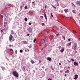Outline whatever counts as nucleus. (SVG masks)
Instances as JSON below:
<instances>
[{
    "label": "nucleus",
    "instance_id": "nucleus-1",
    "mask_svg": "<svg viewBox=\"0 0 80 80\" xmlns=\"http://www.w3.org/2000/svg\"><path fill=\"white\" fill-rule=\"evenodd\" d=\"M12 74L14 77H18V73H17L16 71H13L12 72Z\"/></svg>",
    "mask_w": 80,
    "mask_h": 80
},
{
    "label": "nucleus",
    "instance_id": "nucleus-2",
    "mask_svg": "<svg viewBox=\"0 0 80 80\" xmlns=\"http://www.w3.org/2000/svg\"><path fill=\"white\" fill-rule=\"evenodd\" d=\"M13 38V36L12 34H11L9 37V40L10 41H11L12 40Z\"/></svg>",
    "mask_w": 80,
    "mask_h": 80
},
{
    "label": "nucleus",
    "instance_id": "nucleus-3",
    "mask_svg": "<svg viewBox=\"0 0 80 80\" xmlns=\"http://www.w3.org/2000/svg\"><path fill=\"white\" fill-rule=\"evenodd\" d=\"M76 4L77 5L80 6V1H77L76 2Z\"/></svg>",
    "mask_w": 80,
    "mask_h": 80
},
{
    "label": "nucleus",
    "instance_id": "nucleus-4",
    "mask_svg": "<svg viewBox=\"0 0 80 80\" xmlns=\"http://www.w3.org/2000/svg\"><path fill=\"white\" fill-rule=\"evenodd\" d=\"M28 31L29 32H32V28H31V27H29L28 29Z\"/></svg>",
    "mask_w": 80,
    "mask_h": 80
},
{
    "label": "nucleus",
    "instance_id": "nucleus-5",
    "mask_svg": "<svg viewBox=\"0 0 80 80\" xmlns=\"http://www.w3.org/2000/svg\"><path fill=\"white\" fill-rule=\"evenodd\" d=\"M74 65L75 66H78V63L76 62H74Z\"/></svg>",
    "mask_w": 80,
    "mask_h": 80
},
{
    "label": "nucleus",
    "instance_id": "nucleus-6",
    "mask_svg": "<svg viewBox=\"0 0 80 80\" xmlns=\"http://www.w3.org/2000/svg\"><path fill=\"white\" fill-rule=\"evenodd\" d=\"M75 78H74V80H77L78 78V76L77 74H76L75 75Z\"/></svg>",
    "mask_w": 80,
    "mask_h": 80
},
{
    "label": "nucleus",
    "instance_id": "nucleus-7",
    "mask_svg": "<svg viewBox=\"0 0 80 80\" xmlns=\"http://www.w3.org/2000/svg\"><path fill=\"white\" fill-rule=\"evenodd\" d=\"M77 43H74V50H76V49H77Z\"/></svg>",
    "mask_w": 80,
    "mask_h": 80
},
{
    "label": "nucleus",
    "instance_id": "nucleus-8",
    "mask_svg": "<svg viewBox=\"0 0 80 80\" xmlns=\"http://www.w3.org/2000/svg\"><path fill=\"white\" fill-rule=\"evenodd\" d=\"M23 42L24 44H28V42L26 41H23Z\"/></svg>",
    "mask_w": 80,
    "mask_h": 80
},
{
    "label": "nucleus",
    "instance_id": "nucleus-9",
    "mask_svg": "<svg viewBox=\"0 0 80 80\" xmlns=\"http://www.w3.org/2000/svg\"><path fill=\"white\" fill-rule=\"evenodd\" d=\"M47 60H49V61H51V60H52V58H47Z\"/></svg>",
    "mask_w": 80,
    "mask_h": 80
},
{
    "label": "nucleus",
    "instance_id": "nucleus-10",
    "mask_svg": "<svg viewBox=\"0 0 80 80\" xmlns=\"http://www.w3.org/2000/svg\"><path fill=\"white\" fill-rule=\"evenodd\" d=\"M72 43V42H69V43H68L67 44V46H68V47H69L70 46H71V44Z\"/></svg>",
    "mask_w": 80,
    "mask_h": 80
},
{
    "label": "nucleus",
    "instance_id": "nucleus-11",
    "mask_svg": "<svg viewBox=\"0 0 80 80\" xmlns=\"http://www.w3.org/2000/svg\"><path fill=\"white\" fill-rule=\"evenodd\" d=\"M44 15L46 20H47V15H46V14L44 13Z\"/></svg>",
    "mask_w": 80,
    "mask_h": 80
},
{
    "label": "nucleus",
    "instance_id": "nucleus-12",
    "mask_svg": "<svg viewBox=\"0 0 80 80\" xmlns=\"http://www.w3.org/2000/svg\"><path fill=\"white\" fill-rule=\"evenodd\" d=\"M68 9H64V12L65 13H67L68 12Z\"/></svg>",
    "mask_w": 80,
    "mask_h": 80
},
{
    "label": "nucleus",
    "instance_id": "nucleus-13",
    "mask_svg": "<svg viewBox=\"0 0 80 80\" xmlns=\"http://www.w3.org/2000/svg\"><path fill=\"white\" fill-rule=\"evenodd\" d=\"M41 43H45V41L44 40V39H42L41 40Z\"/></svg>",
    "mask_w": 80,
    "mask_h": 80
},
{
    "label": "nucleus",
    "instance_id": "nucleus-14",
    "mask_svg": "<svg viewBox=\"0 0 80 80\" xmlns=\"http://www.w3.org/2000/svg\"><path fill=\"white\" fill-rule=\"evenodd\" d=\"M64 50H65L64 49V48H63L61 50V52H63L64 51Z\"/></svg>",
    "mask_w": 80,
    "mask_h": 80
},
{
    "label": "nucleus",
    "instance_id": "nucleus-15",
    "mask_svg": "<svg viewBox=\"0 0 80 80\" xmlns=\"http://www.w3.org/2000/svg\"><path fill=\"white\" fill-rule=\"evenodd\" d=\"M31 62L32 63V64H33V63H35V62H34L33 60H31Z\"/></svg>",
    "mask_w": 80,
    "mask_h": 80
},
{
    "label": "nucleus",
    "instance_id": "nucleus-16",
    "mask_svg": "<svg viewBox=\"0 0 80 80\" xmlns=\"http://www.w3.org/2000/svg\"><path fill=\"white\" fill-rule=\"evenodd\" d=\"M24 20L25 22H27V20H28V19L27 18H25L24 19Z\"/></svg>",
    "mask_w": 80,
    "mask_h": 80
},
{
    "label": "nucleus",
    "instance_id": "nucleus-17",
    "mask_svg": "<svg viewBox=\"0 0 80 80\" xmlns=\"http://www.w3.org/2000/svg\"><path fill=\"white\" fill-rule=\"evenodd\" d=\"M62 18H66V17L65 16H62Z\"/></svg>",
    "mask_w": 80,
    "mask_h": 80
},
{
    "label": "nucleus",
    "instance_id": "nucleus-18",
    "mask_svg": "<svg viewBox=\"0 0 80 80\" xmlns=\"http://www.w3.org/2000/svg\"><path fill=\"white\" fill-rule=\"evenodd\" d=\"M11 33L12 34H13L14 33V32H13V31H11Z\"/></svg>",
    "mask_w": 80,
    "mask_h": 80
},
{
    "label": "nucleus",
    "instance_id": "nucleus-19",
    "mask_svg": "<svg viewBox=\"0 0 80 80\" xmlns=\"http://www.w3.org/2000/svg\"><path fill=\"white\" fill-rule=\"evenodd\" d=\"M28 47L29 48H30L31 47H32V45H31V44H30L29 46H28Z\"/></svg>",
    "mask_w": 80,
    "mask_h": 80
},
{
    "label": "nucleus",
    "instance_id": "nucleus-20",
    "mask_svg": "<svg viewBox=\"0 0 80 80\" xmlns=\"http://www.w3.org/2000/svg\"><path fill=\"white\" fill-rule=\"evenodd\" d=\"M20 53H22V52H23V50H22V49L20 50Z\"/></svg>",
    "mask_w": 80,
    "mask_h": 80
},
{
    "label": "nucleus",
    "instance_id": "nucleus-21",
    "mask_svg": "<svg viewBox=\"0 0 80 80\" xmlns=\"http://www.w3.org/2000/svg\"><path fill=\"white\" fill-rule=\"evenodd\" d=\"M5 67H3L2 68V70H5Z\"/></svg>",
    "mask_w": 80,
    "mask_h": 80
},
{
    "label": "nucleus",
    "instance_id": "nucleus-22",
    "mask_svg": "<svg viewBox=\"0 0 80 80\" xmlns=\"http://www.w3.org/2000/svg\"><path fill=\"white\" fill-rule=\"evenodd\" d=\"M72 12H73V13H76L75 11L74 10H72Z\"/></svg>",
    "mask_w": 80,
    "mask_h": 80
},
{
    "label": "nucleus",
    "instance_id": "nucleus-23",
    "mask_svg": "<svg viewBox=\"0 0 80 80\" xmlns=\"http://www.w3.org/2000/svg\"><path fill=\"white\" fill-rule=\"evenodd\" d=\"M55 1L57 2V3H58V2H59V1L58 0H55Z\"/></svg>",
    "mask_w": 80,
    "mask_h": 80
},
{
    "label": "nucleus",
    "instance_id": "nucleus-24",
    "mask_svg": "<svg viewBox=\"0 0 80 80\" xmlns=\"http://www.w3.org/2000/svg\"><path fill=\"white\" fill-rule=\"evenodd\" d=\"M4 15L5 17H6V15H7V13L5 12L4 13Z\"/></svg>",
    "mask_w": 80,
    "mask_h": 80
},
{
    "label": "nucleus",
    "instance_id": "nucleus-25",
    "mask_svg": "<svg viewBox=\"0 0 80 80\" xmlns=\"http://www.w3.org/2000/svg\"><path fill=\"white\" fill-rule=\"evenodd\" d=\"M62 38H63L64 39V40H65V36H62Z\"/></svg>",
    "mask_w": 80,
    "mask_h": 80
},
{
    "label": "nucleus",
    "instance_id": "nucleus-26",
    "mask_svg": "<svg viewBox=\"0 0 80 80\" xmlns=\"http://www.w3.org/2000/svg\"><path fill=\"white\" fill-rule=\"evenodd\" d=\"M34 42H36V38H35L33 40Z\"/></svg>",
    "mask_w": 80,
    "mask_h": 80
},
{
    "label": "nucleus",
    "instance_id": "nucleus-27",
    "mask_svg": "<svg viewBox=\"0 0 80 80\" xmlns=\"http://www.w3.org/2000/svg\"><path fill=\"white\" fill-rule=\"evenodd\" d=\"M71 61H72V62H74V59H71Z\"/></svg>",
    "mask_w": 80,
    "mask_h": 80
},
{
    "label": "nucleus",
    "instance_id": "nucleus-28",
    "mask_svg": "<svg viewBox=\"0 0 80 80\" xmlns=\"http://www.w3.org/2000/svg\"><path fill=\"white\" fill-rule=\"evenodd\" d=\"M24 8H25V9H27V6H25Z\"/></svg>",
    "mask_w": 80,
    "mask_h": 80
},
{
    "label": "nucleus",
    "instance_id": "nucleus-29",
    "mask_svg": "<svg viewBox=\"0 0 80 80\" xmlns=\"http://www.w3.org/2000/svg\"><path fill=\"white\" fill-rule=\"evenodd\" d=\"M15 52L16 54H17V51L16 50V51H15Z\"/></svg>",
    "mask_w": 80,
    "mask_h": 80
},
{
    "label": "nucleus",
    "instance_id": "nucleus-30",
    "mask_svg": "<svg viewBox=\"0 0 80 80\" xmlns=\"http://www.w3.org/2000/svg\"><path fill=\"white\" fill-rule=\"evenodd\" d=\"M73 32L74 33H77V32H76V31H75V30H73Z\"/></svg>",
    "mask_w": 80,
    "mask_h": 80
},
{
    "label": "nucleus",
    "instance_id": "nucleus-31",
    "mask_svg": "<svg viewBox=\"0 0 80 80\" xmlns=\"http://www.w3.org/2000/svg\"><path fill=\"white\" fill-rule=\"evenodd\" d=\"M52 13H51V17H53V16L52 15Z\"/></svg>",
    "mask_w": 80,
    "mask_h": 80
},
{
    "label": "nucleus",
    "instance_id": "nucleus-32",
    "mask_svg": "<svg viewBox=\"0 0 80 80\" xmlns=\"http://www.w3.org/2000/svg\"><path fill=\"white\" fill-rule=\"evenodd\" d=\"M67 70V73H69V71L68 70Z\"/></svg>",
    "mask_w": 80,
    "mask_h": 80
},
{
    "label": "nucleus",
    "instance_id": "nucleus-33",
    "mask_svg": "<svg viewBox=\"0 0 80 80\" xmlns=\"http://www.w3.org/2000/svg\"><path fill=\"white\" fill-rule=\"evenodd\" d=\"M60 34H59V33H58L57 34H56V35L57 36H58V35H59Z\"/></svg>",
    "mask_w": 80,
    "mask_h": 80
},
{
    "label": "nucleus",
    "instance_id": "nucleus-34",
    "mask_svg": "<svg viewBox=\"0 0 80 80\" xmlns=\"http://www.w3.org/2000/svg\"><path fill=\"white\" fill-rule=\"evenodd\" d=\"M58 3H57V6H59V4H58Z\"/></svg>",
    "mask_w": 80,
    "mask_h": 80
},
{
    "label": "nucleus",
    "instance_id": "nucleus-35",
    "mask_svg": "<svg viewBox=\"0 0 80 80\" xmlns=\"http://www.w3.org/2000/svg\"><path fill=\"white\" fill-rule=\"evenodd\" d=\"M58 48H59V49H60V48H61V46H60L58 47Z\"/></svg>",
    "mask_w": 80,
    "mask_h": 80
},
{
    "label": "nucleus",
    "instance_id": "nucleus-36",
    "mask_svg": "<svg viewBox=\"0 0 80 80\" xmlns=\"http://www.w3.org/2000/svg\"><path fill=\"white\" fill-rule=\"evenodd\" d=\"M32 23H31V22H29V25H31Z\"/></svg>",
    "mask_w": 80,
    "mask_h": 80
},
{
    "label": "nucleus",
    "instance_id": "nucleus-37",
    "mask_svg": "<svg viewBox=\"0 0 80 80\" xmlns=\"http://www.w3.org/2000/svg\"><path fill=\"white\" fill-rule=\"evenodd\" d=\"M12 45H11V44H10V45H9V47H12Z\"/></svg>",
    "mask_w": 80,
    "mask_h": 80
},
{
    "label": "nucleus",
    "instance_id": "nucleus-38",
    "mask_svg": "<svg viewBox=\"0 0 80 80\" xmlns=\"http://www.w3.org/2000/svg\"><path fill=\"white\" fill-rule=\"evenodd\" d=\"M60 72L61 73H62V72H63V71H62V70H61L60 71Z\"/></svg>",
    "mask_w": 80,
    "mask_h": 80
},
{
    "label": "nucleus",
    "instance_id": "nucleus-39",
    "mask_svg": "<svg viewBox=\"0 0 80 80\" xmlns=\"http://www.w3.org/2000/svg\"><path fill=\"white\" fill-rule=\"evenodd\" d=\"M45 25V23H42V25Z\"/></svg>",
    "mask_w": 80,
    "mask_h": 80
},
{
    "label": "nucleus",
    "instance_id": "nucleus-40",
    "mask_svg": "<svg viewBox=\"0 0 80 80\" xmlns=\"http://www.w3.org/2000/svg\"><path fill=\"white\" fill-rule=\"evenodd\" d=\"M30 36V34H27V36Z\"/></svg>",
    "mask_w": 80,
    "mask_h": 80
},
{
    "label": "nucleus",
    "instance_id": "nucleus-41",
    "mask_svg": "<svg viewBox=\"0 0 80 80\" xmlns=\"http://www.w3.org/2000/svg\"><path fill=\"white\" fill-rule=\"evenodd\" d=\"M52 7L53 8H54V7H55L53 6V5H52Z\"/></svg>",
    "mask_w": 80,
    "mask_h": 80
},
{
    "label": "nucleus",
    "instance_id": "nucleus-42",
    "mask_svg": "<svg viewBox=\"0 0 80 80\" xmlns=\"http://www.w3.org/2000/svg\"><path fill=\"white\" fill-rule=\"evenodd\" d=\"M10 51H13V49H10Z\"/></svg>",
    "mask_w": 80,
    "mask_h": 80
},
{
    "label": "nucleus",
    "instance_id": "nucleus-43",
    "mask_svg": "<svg viewBox=\"0 0 80 80\" xmlns=\"http://www.w3.org/2000/svg\"><path fill=\"white\" fill-rule=\"evenodd\" d=\"M20 8L21 9H22V6H21L20 7Z\"/></svg>",
    "mask_w": 80,
    "mask_h": 80
},
{
    "label": "nucleus",
    "instance_id": "nucleus-44",
    "mask_svg": "<svg viewBox=\"0 0 80 80\" xmlns=\"http://www.w3.org/2000/svg\"><path fill=\"white\" fill-rule=\"evenodd\" d=\"M1 32H3V30H1Z\"/></svg>",
    "mask_w": 80,
    "mask_h": 80
},
{
    "label": "nucleus",
    "instance_id": "nucleus-45",
    "mask_svg": "<svg viewBox=\"0 0 80 80\" xmlns=\"http://www.w3.org/2000/svg\"><path fill=\"white\" fill-rule=\"evenodd\" d=\"M45 8L46 9H47V5H46V6L45 7Z\"/></svg>",
    "mask_w": 80,
    "mask_h": 80
},
{
    "label": "nucleus",
    "instance_id": "nucleus-46",
    "mask_svg": "<svg viewBox=\"0 0 80 80\" xmlns=\"http://www.w3.org/2000/svg\"><path fill=\"white\" fill-rule=\"evenodd\" d=\"M50 36H51V37H53V35H51Z\"/></svg>",
    "mask_w": 80,
    "mask_h": 80
},
{
    "label": "nucleus",
    "instance_id": "nucleus-47",
    "mask_svg": "<svg viewBox=\"0 0 80 80\" xmlns=\"http://www.w3.org/2000/svg\"><path fill=\"white\" fill-rule=\"evenodd\" d=\"M48 80H52V79H51L50 78H49Z\"/></svg>",
    "mask_w": 80,
    "mask_h": 80
},
{
    "label": "nucleus",
    "instance_id": "nucleus-48",
    "mask_svg": "<svg viewBox=\"0 0 80 80\" xmlns=\"http://www.w3.org/2000/svg\"><path fill=\"white\" fill-rule=\"evenodd\" d=\"M0 16H1V17H2V18H3V16H2V15L1 14H0Z\"/></svg>",
    "mask_w": 80,
    "mask_h": 80
},
{
    "label": "nucleus",
    "instance_id": "nucleus-49",
    "mask_svg": "<svg viewBox=\"0 0 80 80\" xmlns=\"http://www.w3.org/2000/svg\"><path fill=\"white\" fill-rule=\"evenodd\" d=\"M40 18H43V16H40Z\"/></svg>",
    "mask_w": 80,
    "mask_h": 80
},
{
    "label": "nucleus",
    "instance_id": "nucleus-50",
    "mask_svg": "<svg viewBox=\"0 0 80 80\" xmlns=\"http://www.w3.org/2000/svg\"><path fill=\"white\" fill-rule=\"evenodd\" d=\"M68 41H70V38H69V39H68Z\"/></svg>",
    "mask_w": 80,
    "mask_h": 80
},
{
    "label": "nucleus",
    "instance_id": "nucleus-51",
    "mask_svg": "<svg viewBox=\"0 0 80 80\" xmlns=\"http://www.w3.org/2000/svg\"><path fill=\"white\" fill-rule=\"evenodd\" d=\"M68 62L69 63H71V61H69Z\"/></svg>",
    "mask_w": 80,
    "mask_h": 80
},
{
    "label": "nucleus",
    "instance_id": "nucleus-52",
    "mask_svg": "<svg viewBox=\"0 0 80 80\" xmlns=\"http://www.w3.org/2000/svg\"><path fill=\"white\" fill-rule=\"evenodd\" d=\"M59 65H61V63H59Z\"/></svg>",
    "mask_w": 80,
    "mask_h": 80
},
{
    "label": "nucleus",
    "instance_id": "nucleus-53",
    "mask_svg": "<svg viewBox=\"0 0 80 80\" xmlns=\"http://www.w3.org/2000/svg\"><path fill=\"white\" fill-rule=\"evenodd\" d=\"M72 5H73V6H74L75 7V5H74V4H73V3H72Z\"/></svg>",
    "mask_w": 80,
    "mask_h": 80
},
{
    "label": "nucleus",
    "instance_id": "nucleus-54",
    "mask_svg": "<svg viewBox=\"0 0 80 80\" xmlns=\"http://www.w3.org/2000/svg\"><path fill=\"white\" fill-rule=\"evenodd\" d=\"M4 27H5L6 25V24H5V23H4Z\"/></svg>",
    "mask_w": 80,
    "mask_h": 80
},
{
    "label": "nucleus",
    "instance_id": "nucleus-55",
    "mask_svg": "<svg viewBox=\"0 0 80 80\" xmlns=\"http://www.w3.org/2000/svg\"><path fill=\"white\" fill-rule=\"evenodd\" d=\"M28 1H29V2H31V1H32V0H28Z\"/></svg>",
    "mask_w": 80,
    "mask_h": 80
},
{
    "label": "nucleus",
    "instance_id": "nucleus-56",
    "mask_svg": "<svg viewBox=\"0 0 80 80\" xmlns=\"http://www.w3.org/2000/svg\"><path fill=\"white\" fill-rule=\"evenodd\" d=\"M32 4H33L34 3V2H32Z\"/></svg>",
    "mask_w": 80,
    "mask_h": 80
},
{
    "label": "nucleus",
    "instance_id": "nucleus-57",
    "mask_svg": "<svg viewBox=\"0 0 80 80\" xmlns=\"http://www.w3.org/2000/svg\"><path fill=\"white\" fill-rule=\"evenodd\" d=\"M39 63H41V61H39Z\"/></svg>",
    "mask_w": 80,
    "mask_h": 80
},
{
    "label": "nucleus",
    "instance_id": "nucleus-58",
    "mask_svg": "<svg viewBox=\"0 0 80 80\" xmlns=\"http://www.w3.org/2000/svg\"><path fill=\"white\" fill-rule=\"evenodd\" d=\"M51 68H53V66H51Z\"/></svg>",
    "mask_w": 80,
    "mask_h": 80
},
{
    "label": "nucleus",
    "instance_id": "nucleus-59",
    "mask_svg": "<svg viewBox=\"0 0 80 80\" xmlns=\"http://www.w3.org/2000/svg\"><path fill=\"white\" fill-rule=\"evenodd\" d=\"M67 74H65V75H64V76H67Z\"/></svg>",
    "mask_w": 80,
    "mask_h": 80
},
{
    "label": "nucleus",
    "instance_id": "nucleus-60",
    "mask_svg": "<svg viewBox=\"0 0 80 80\" xmlns=\"http://www.w3.org/2000/svg\"><path fill=\"white\" fill-rule=\"evenodd\" d=\"M29 51H30V50L29 49H28V52H29Z\"/></svg>",
    "mask_w": 80,
    "mask_h": 80
},
{
    "label": "nucleus",
    "instance_id": "nucleus-61",
    "mask_svg": "<svg viewBox=\"0 0 80 80\" xmlns=\"http://www.w3.org/2000/svg\"><path fill=\"white\" fill-rule=\"evenodd\" d=\"M54 8H55V9H56V7H54Z\"/></svg>",
    "mask_w": 80,
    "mask_h": 80
},
{
    "label": "nucleus",
    "instance_id": "nucleus-62",
    "mask_svg": "<svg viewBox=\"0 0 80 80\" xmlns=\"http://www.w3.org/2000/svg\"><path fill=\"white\" fill-rule=\"evenodd\" d=\"M77 51H75V52L76 53H77Z\"/></svg>",
    "mask_w": 80,
    "mask_h": 80
},
{
    "label": "nucleus",
    "instance_id": "nucleus-63",
    "mask_svg": "<svg viewBox=\"0 0 80 80\" xmlns=\"http://www.w3.org/2000/svg\"><path fill=\"white\" fill-rule=\"evenodd\" d=\"M68 67V68H70V67Z\"/></svg>",
    "mask_w": 80,
    "mask_h": 80
},
{
    "label": "nucleus",
    "instance_id": "nucleus-64",
    "mask_svg": "<svg viewBox=\"0 0 80 80\" xmlns=\"http://www.w3.org/2000/svg\"><path fill=\"white\" fill-rule=\"evenodd\" d=\"M67 73V71H65V73Z\"/></svg>",
    "mask_w": 80,
    "mask_h": 80
}]
</instances>
